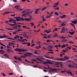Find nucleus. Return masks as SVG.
<instances>
[{"instance_id":"f257e3e1","label":"nucleus","mask_w":77,"mask_h":77,"mask_svg":"<svg viewBox=\"0 0 77 77\" xmlns=\"http://www.w3.org/2000/svg\"><path fill=\"white\" fill-rule=\"evenodd\" d=\"M15 51H19V52H24L25 51H28V50L25 49H20L18 48H16L15 49Z\"/></svg>"},{"instance_id":"f03ea898","label":"nucleus","mask_w":77,"mask_h":77,"mask_svg":"<svg viewBox=\"0 0 77 77\" xmlns=\"http://www.w3.org/2000/svg\"><path fill=\"white\" fill-rule=\"evenodd\" d=\"M26 54H25L24 55V56H25V57H26V56H28V57H30V55H33V54L29 52H26ZM29 54V55H27Z\"/></svg>"},{"instance_id":"7ed1b4c3","label":"nucleus","mask_w":77,"mask_h":77,"mask_svg":"<svg viewBox=\"0 0 77 77\" xmlns=\"http://www.w3.org/2000/svg\"><path fill=\"white\" fill-rule=\"evenodd\" d=\"M57 71V69L53 68L48 70V72H56Z\"/></svg>"},{"instance_id":"20e7f679","label":"nucleus","mask_w":77,"mask_h":77,"mask_svg":"<svg viewBox=\"0 0 77 77\" xmlns=\"http://www.w3.org/2000/svg\"><path fill=\"white\" fill-rule=\"evenodd\" d=\"M47 61H49L48 62V63H49V64H53V63L50 62V61L51 62H54V61H52L51 60H47Z\"/></svg>"},{"instance_id":"39448f33","label":"nucleus","mask_w":77,"mask_h":77,"mask_svg":"<svg viewBox=\"0 0 77 77\" xmlns=\"http://www.w3.org/2000/svg\"><path fill=\"white\" fill-rule=\"evenodd\" d=\"M68 67H69V68H75L74 66L70 64L68 65Z\"/></svg>"},{"instance_id":"423d86ee","label":"nucleus","mask_w":77,"mask_h":77,"mask_svg":"<svg viewBox=\"0 0 77 77\" xmlns=\"http://www.w3.org/2000/svg\"><path fill=\"white\" fill-rule=\"evenodd\" d=\"M3 36H2V38H8V36L6 35L5 34H3Z\"/></svg>"},{"instance_id":"0eeeda50","label":"nucleus","mask_w":77,"mask_h":77,"mask_svg":"<svg viewBox=\"0 0 77 77\" xmlns=\"http://www.w3.org/2000/svg\"><path fill=\"white\" fill-rule=\"evenodd\" d=\"M39 11V9H37L35 11L34 14H38V11Z\"/></svg>"},{"instance_id":"6e6552de","label":"nucleus","mask_w":77,"mask_h":77,"mask_svg":"<svg viewBox=\"0 0 77 77\" xmlns=\"http://www.w3.org/2000/svg\"><path fill=\"white\" fill-rule=\"evenodd\" d=\"M5 53V51L3 50H0V54H3Z\"/></svg>"},{"instance_id":"1a4fd4ad","label":"nucleus","mask_w":77,"mask_h":77,"mask_svg":"<svg viewBox=\"0 0 77 77\" xmlns=\"http://www.w3.org/2000/svg\"><path fill=\"white\" fill-rule=\"evenodd\" d=\"M44 32L45 33V32H46V33H50V32H51V31L48 30H45L44 31Z\"/></svg>"},{"instance_id":"9d476101","label":"nucleus","mask_w":77,"mask_h":77,"mask_svg":"<svg viewBox=\"0 0 77 77\" xmlns=\"http://www.w3.org/2000/svg\"><path fill=\"white\" fill-rule=\"evenodd\" d=\"M53 48V46H52L51 45L49 46L48 47V49H52V48Z\"/></svg>"},{"instance_id":"9b49d317","label":"nucleus","mask_w":77,"mask_h":77,"mask_svg":"<svg viewBox=\"0 0 77 77\" xmlns=\"http://www.w3.org/2000/svg\"><path fill=\"white\" fill-rule=\"evenodd\" d=\"M5 57H7V58H9V55L7 54H5L3 55Z\"/></svg>"},{"instance_id":"f8f14e48","label":"nucleus","mask_w":77,"mask_h":77,"mask_svg":"<svg viewBox=\"0 0 77 77\" xmlns=\"http://www.w3.org/2000/svg\"><path fill=\"white\" fill-rule=\"evenodd\" d=\"M72 23H73V24H77V20H74L73 21H72Z\"/></svg>"},{"instance_id":"ddd939ff","label":"nucleus","mask_w":77,"mask_h":77,"mask_svg":"<svg viewBox=\"0 0 77 77\" xmlns=\"http://www.w3.org/2000/svg\"><path fill=\"white\" fill-rule=\"evenodd\" d=\"M26 15H28V14H27V13H24L22 15V17H26Z\"/></svg>"},{"instance_id":"4468645a","label":"nucleus","mask_w":77,"mask_h":77,"mask_svg":"<svg viewBox=\"0 0 77 77\" xmlns=\"http://www.w3.org/2000/svg\"><path fill=\"white\" fill-rule=\"evenodd\" d=\"M26 21H31V20L30 19H27V18H25L24 19Z\"/></svg>"},{"instance_id":"2eb2a0df","label":"nucleus","mask_w":77,"mask_h":77,"mask_svg":"<svg viewBox=\"0 0 77 77\" xmlns=\"http://www.w3.org/2000/svg\"><path fill=\"white\" fill-rule=\"evenodd\" d=\"M64 58L65 59H66V60H68V59H69V57L64 56Z\"/></svg>"},{"instance_id":"dca6fc26","label":"nucleus","mask_w":77,"mask_h":77,"mask_svg":"<svg viewBox=\"0 0 77 77\" xmlns=\"http://www.w3.org/2000/svg\"><path fill=\"white\" fill-rule=\"evenodd\" d=\"M33 12V11H30V12H27V14H28V15H29V14H30H30H32V13Z\"/></svg>"},{"instance_id":"f3484780","label":"nucleus","mask_w":77,"mask_h":77,"mask_svg":"<svg viewBox=\"0 0 77 77\" xmlns=\"http://www.w3.org/2000/svg\"><path fill=\"white\" fill-rule=\"evenodd\" d=\"M69 33L70 35H72L74 34V32H68Z\"/></svg>"},{"instance_id":"a211bd4d","label":"nucleus","mask_w":77,"mask_h":77,"mask_svg":"<svg viewBox=\"0 0 77 77\" xmlns=\"http://www.w3.org/2000/svg\"><path fill=\"white\" fill-rule=\"evenodd\" d=\"M59 60H62V61H65V60L64 58H60L59 59Z\"/></svg>"},{"instance_id":"6ab92c4d","label":"nucleus","mask_w":77,"mask_h":77,"mask_svg":"<svg viewBox=\"0 0 77 77\" xmlns=\"http://www.w3.org/2000/svg\"><path fill=\"white\" fill-rule=\"evenodd\" d=\"M48 7H45L44 8H42V11H44V10L46 9H47V8Z\"/></svg>"},{"instance_id":"aec40b11","label":"nucleus","mask_w":77,"mask_h":77,"mask_svg":"<svg viewBox=\"0 0 77 77\" xmlns=\"http://www.w3.org/2000/svg\"><path fill=\"white\" fill-rule=\"evenodd\" d=\"M57 29H58V28H55L53 31V32H54L55 31H57Z\"/></svg>"},{"instance_id":"412c9836","label":"nucleus","mask_w":77,"mask_h":77,"mask_svg":"<svg viewBox=\"0 0 77 77\" xmlns=\"http://www.w3.org/2000/svg\"><path fill=\"white\" fill-rule=\"evenodd\" d=\"M20 21H24L25 20V19H24L23 17H20Z\"/></svg>"},{"instance_id":"4be33fe9","label":"nucleus","mask_w":77,"mask_h":77,"mask_svg":"<svg viewBox=\"0 0 77 77\" xmlns=\"http://www.w3.org/2000/svg\"><path fill=\"white\" fill-rule=\"evenodd\" d=\"M24 37L25 38H26V37H27L28 36V35H27V34L26 33L24 34L23 35Z\"/></svg>"},{"instance_id":"5701e85b","label":"nucleus","mask_w":77,"mask_h":77,"mask_svg":"<svg viewBox=\"0 0 77 77\" xmlns=\"http://www.w3.org/2000/svg\"><path fill=\"white\" fill-rule=\"evenodd\" d=\"M6 30H13L14 29L11 28H6Z\"/></svg>"},{"instance_id":"b1692460","label":"nucleus","mask_w":77,"mask_h":77,"mask_svg":"<svg viewBox=\"0 0 77 77\" xmlns=\"http://www.w3.org/2000/svg\"><path fill=\"white\" fill-rule=\"evenodd\" d=\"M5 14H9L11 13V12H9V11H6L5 12Z\"/></svg>"},{"instance_id":"393cba45","label":"nucleus","mask_w":77,"mask_h":77,"mask_svg":"<svg viewBox=\"0 0 77 77\" xmlns=\"http://www.w3.org/2000/svg\"><path fill=\"white\" fill-rule=\"evenodd\" d=\"M12 21H14V19H12V18H11V19H10L9 20V21L10 23H11V22H12Z\"/></svg>"},{"instance_id":"a878e982","label":"nucleus","mask_w":77,"mask_h":77,"mask_svg":"<svg viewBox=\"0 0 77 77\" xmlns=\"http://www.w3.org/2000/svg\"><path fill=\"white\" fill-rule=\"evenodd\" d=\"M36 59L37 60H39L40 62H42V60H40V59L38 58H36Z\"/></svg>"},{"instance_id":"bb28decb","label":"nucleus","mask_w":77,"mask_h":77,"mask_svg":"<svg viewBox=\"0 0 77 77\" xmlns=\"http://www.w3.org/2000/svg\"><path fill=\"white\" fill-rule=\"evenodd\" d=\"M56 36H58L57 35V33H55L54 35V37H56Z\"/></svg>"},{"instance_id":"cd10ccee","label":"nucleus","mask_w":77,"mask_h":77,"mask_svg":"<svg viewBox=\"0 0 77 77\" xmlns=\"http://www.w3.org/2000/svg\"><path fill=\"white\" fill-rule=\"evenodd\" d=\"M59 63H60V62H57L55 63V65H58V64H59Z\"/></svg>"},{"instance_id":"c85d7f7f","label":"nucleus","mask_w":77,"mask_h":77,"mask_svg":"<svg viewBox=\"0 0 77 77\" xmlns=\"http://www.w3.org/2000/svg\"><path fill=\"white\" fill-rule=\"evenodd\" d=\"M54 14L56 15L57 16H58V15H59V13L58 12H56L54 13Z\"/></svg>"},{"instance_id":"c756f323","label":"nucleus","mask_w":77,"mask_h":77,"mask_svg":"<svg viewBox=\"0 0 77 77\" xmlns=\"http://www.w3.org/2000/svg\"><path fill=\"white\" fill-rule=\"evenodd\" d=\"M12 50L11 49H9L7 50V53H9L10 52V50Z\"/></svg>"},{"instance_id":"7c9ffc66","label":"nucleus","mask_w":77,"mask_h":77,"mask_svg":"<svg viewBox=\"0 0 77 77\" xmlns=\"http://www.w3.org/2000/svg\"><path fill=\"white\" fill-rule=\"evenodd\" d=\"M30 24H31V26H34V23L32 22H31Z\"/></svg>"},{"instance_id":"2f4dec72","label":"nucleus","mask_w":77,"mask_h":77,"mask_svg":"<svg viewBox=\"0 0 77 77\" xmlns=\"http://www.w3.org/2000/svg\"><path fill=\"white\" fill-rule=\"evenodd\" d=\"M21 32V29H18L17 31V32Z\"/></svg>"},{"instance_id":"473e14b6","label":"nucleus","mask_w":77,"mask_h":77,"mask_svg":"<svg viewBox=\"0 0 77 77\" xmlns=\"http://www.w3.org/2000/svg\"><path fill=\"white\" fill-rule=\"evenodd\" d=\"M54 6L52 5L53 7L54 8H56V7H57V6L56 5H55V4H54Z\"/></svg>"},{"instance_id":"72a5a7b5","label":"nucleus","mask_w":77,"mask_h":77,"mask_svg":"<svg viewBox=\"0 0 77 77\" xmlns=\"http://www.w3.org/2000/svg\"><path fill=\"white\" fill-rule=\"evenodd\" d=\"M27 46H30V43H29V42H28V43H27Z\"/></svg>"},{"instance_id":"f704fd0d","label":"nucleus","mask_w":77,"mask_h":77,"mask_svg":"<svg viewBox=\"0 0 77 77\" xmlns=\"http://www.w3.org/2000/svg\"><path fill=\"white\" fill-rule=\"evenodd\" d=\"M67 73H68V74H70V75H72V72H67Z\"/></svg>"},{"instance_id":"c9c22d12","label":"nucleus","mask_w":77,"mask_h":77,"mask_svg":"<svg viewBox=\"0 0 77 77\" xmlns=\"http://www.w3.org/2000/svg\"><path fill=\"white\" fill-rule=\"evenodd\" d=\"M8 24H9V25H10V26H14V24H12L11 23H8Z\"/></svg>"},{"instance_id":"e433bc0d","label":"nucleus","mask_w":77,"mask_h":77,"mask_svg":"<svg viewBox=\"0 0 77 77\" xmlns=\"http://www.w3.org/2000/svg\"><path fill=\"white\" fill-rule=\"evenodd\" d=\"M40 47L41 46H37L36 47V48H37V49H39L40 48Z\"/></svg>"},{"instance_id":"4c0bfd02","label":"nucleus","mask_w":77,"mask_h":77,"mask_svg":"<svg viewBox=\"0 0 77 77\" xmlns=\"http://www.w3.org/2000/svg\"><path fill=\"white\" fill-rule=\"evenodd\" d=\"M66 39H63L61 41V42H66Z\"/></svg>"},{"instance_id":"58836bf2","label":"nucleus","mask_w":77,"mask_h":77,"mask_svg":"<svg viewBox=\"0 0 77 77\" xmlns=\"http://www.w3.org/2000/svg\"><path fill=\"white\" fill-rule=\"evenodd\" d=\"M54 9L55 10H56V9H57V10H59V8L58 7L55 8Z\"/></svg>"},{"instance_id":"ea45409f","label":"nucleus","mask_w":77,"mask_h":77,"mask_svg":"<svg viewBox=\"0 0 77 77\" xmlns=\"http://www.w3.org/2000/svg\"><path fill=\"white\" fill-rule=\"evenodd\" d=\"M32 61H34V62H37V60H35L34 59H32L31 60Z\"/></svg>"},{"instance_id":"a19ab883","label":"nucleus","mask_w":77,"mask_h":77,"mask_svg":"<svg viewBox=\"0 0 77 77\" xmlns=\"http://www.w3.org/2000/svg\"><path fill=\"white\" fill-rule=\"evenodd\" d=\"M43 63L44 64H47V63H48V62H44Z\"/></svg>"},{"instance_id":"79ce46f5","label":"nucleus","mask_w":77,"mask_h":77,"mask_svg":"<svg viewBox=\"0 0 77 77\" xmlns=\"http://www.w3.org/2000/svg\"><path fill=\"white\" fill-rule=\"evenodd\" d=\"M13 74H14V73L12 72L8 74V75H13Z\"/></svg>"},{"instance_id":"37998d69","label":"nucleus","mask_w":77,"mask_h":77,"mask_svg":"<svg viewBox=\"0 0 77 77\" xmlns=\"http://www.w3.org/2000/svg\"><path fill=\"white\" fill-rule=\"evenodd\" d=\"M8 39H11V40H15V39H13V38H8Z\"/></svg>"},{"instance_id":"c03bdc74","label":"nucleus","mask_w":77,"mask_h":77,"mask_svg":"<svg viewBox=\"0 0 77 77\" xmlns=\"http://www.w3.org/2000/svg\"><path fill=\"white\" fill-rule=\"evenodd\" d=\"M65 28L64 27H63L62 28V30H63L64 31H65Z\"/></svg>"},{"instance_id":"a18cd8bd","label":"nucleus","mask_w":77,"mask_h":77,"mask_svg":"<svg viewBox=\"0 0 77 77\" xmlns=\"http://www.w3.org/2000/svg\"><path fill=\"white\" fill-rule=\"evenodd\" d=\"M66 15H63V18H66Z\"/></svg>"},{"instance_id":"49530a36","label":"nucleus","mask_w":77,"mask_h":77,"mask_svg":"<svg viewBox=\"0 0 77 77\" xmlns=\"http://www.w3.org/2000/svg\"><path fill=\"white\" fill-rule=\"evenodd\" d=\"M70 24L72 25V26H73V27H75V26H74V24L72 23H71Z\"/></svg>"},{"instance_id":"de8ad7c7","label":"nucleus","mask_w":77,"mask_h":77,"mask_svg":"<svg viewBox=\"0 0 77 77\" xmlns=\"http://www.w3.org/2000/svg\"><path fill=\"white\" fill-rule=\"evenodd\" d=\"M68 43H70V44H74V42H72V41H69V42H68Z\"/></svg>"},{"instance_id":"09e8293b","label":"nucleus","mask_w":77,"mask_h":77,"mask_svg":"<svg viewBox=\"0 0 77 77\" xmlns=\"http://www.w3.org/2000/svg\"><path fill=\"white\" fill-rule=\"evenodd\" d=\"M17 59H18V60H20V61H21V59L20 58H19L18 57H17Z\"/></svg>"},{"instance_id":"8fccbe9b","label":"nucleus","mask_w":77,"mask_h":77,"mask_svg":"<svg viewBox=\"0 0 77 77\" xmlns=\"http://www.w3.org/2000/svg\"><path fill=\"white\" fill-rule=\"evenodd\" d=\"M21 43H23V42H24V39L23 40H21Z\"/></svg>"},{"instance_id":"3c124183","label":"nucleus","mask_w":77,"mask_h":77,"mask_svg":"<svg viewBox=\"0 0 77 77\" xmlns=\"http://www.w3.org/2000/svg\"><path fill=\"white\" fill-rule=\"evenodd\" d=\"M34 54H38V52H37V51H35L34 52Z\"/></svg>"},{"instance_id":"603ef678","label":"nucleus","mask_w":77,"mask_h":77,"mask_svg":"<svg viewBox=\"0 0 77 77\" xmlns=\"http://www.w3.org/2000/svg\"><path fill=\"white\" fill-rule=\"evenodd\" d=\"M23 28H24V29H26L27 28V26H23Z\"/></svg>"},{"instance_id":"864d4df0","label":"nucleus","mask_w":77,"mask_h":77,"mask_svg":"<svg viewBox=\"0 0 77 77\" xmlns=\"http://www.w3.org/2000/svg\"><path fill=\"white\" fill-rule=\"evenodd\" d=\"M22 13L23 14H26V11H23L22 12Z\"/></svg>"},{"instance_id":"5fc2aeb1","label":"nucleus","mask_w":77,"mask_h":77,"mask_svg":"<svg viewBox=\"0 0 77 77\" xmlns=\"http://www.w3.org/2000/svg\"><path fill=\"white\" fill-rule=\"evenodd\" d=\"M33 66L34 67V68H37L38 67V66L36 65H34Z\"/></svg>"},{"instance_id":"6e6d98bb","label":"nucleus","mask_w":77,"mask_h":77,"mask_svg":"<svg viewBox=\"0 0 77 77\" xmlns=\"http://www.w3.org/2000/svg\"><path fill=\"white\" fill-rule=\"evenodd\" d=\"M11 16L12 17H15V14H11Z\"/></svg>"},{"instance_id":"4d7b16f0","label":"nucleus","mask_w":77,"mask_h":77,"mask_svg":"<svg viewBox=\"0 0 77 77\" xmlns=\"http://www.w3.org/2000/svg\"><path fill=\"white\" fill-rule=\"evenodd\" d=\"M48 53H51V54H53V52H49Z\"/></svg>"},{"instance_id":"13d9d810","label":"nucleus","mask_w":77,"mask_h":77,"mask_svg":"<svg viewBox=\"0 0 77 77\" xmlns=\"http://www.w3.org/2000/svg\"><path fill=\"white\" fill-rule=\"evenodd\" d=\"M21 58H25V57H24L23 55H21Z\"/></svg>"},{"instance_id":"bf43d9fd","label":"nucleus","mask_w":77,"mask_h":77,"mask_svg":"<svg viewBox=\"0 0 77 77\" xmlns=\"http://www.w3.org/2000/svg\"><path fill=\"white\" fill-rule=\"evenodd\" d=\"M55 4V5H57V6H58V4H59V2H57V3H56Z\"/></svg>"},{"instance_id":"052dcab7","label":"nucleus","mask_w":77,"mask_h":77,"mask_svg":"<svg viewBox=\"0 0 77 77\" xmlns=\"http://www.w3.org/2000/svg\"><path fill=\"white\" fill-rule=\"evenodd\" d=\"M50 17L51 16L50 15H49V16H47V17H46V18L48 19V18H50Z\"/></svg>"},{"instance_id":"680f3d73","label":"nucleus","mask_w":77,"mask_h":77,"mask_svg":"<svg viewBox=\"0 0 77 77\" xmlns=\"http://www.w3.org/2000/svg\"><path fill=\"white\" fill-rule=\"evenodd\" d=\"M19 6H20L19 5H16L15 7H14V8H17Z\"/></svg>"},{"instance_id":"e2e57ef3","label":"nucleus","mask_w":77,"mask_h":77,"mask_svg":"<svg viewBox=\"0 0 77 77\" xmlns=\"http://www.w3.org/2000/svg\"><path fill=\"white\" fill-rule=\"evenodd\" d=\"M33 46H35V44L33 43L31 45V47H33Z\"/></svg>"},{"instance_id":"0e129e2a","label":"nucleus","mask_w":77,"mask_h":77,"mask_svg":"<svg viewBox=\"0 0 77 77\" xmlns=\"http://www.w3.org/2000/svg\"><path fill=\"white\" fill-rule=\"evenodd\" d=\"M61 39H65V37L62 36L61 37Z\"/></svg>"},{"instance_id":"69168bd1","label":"nucleus","mask_w":77,"mask_h":77,"mask_svg":"<svg viewBox=\"0 0 77 77\" xmlns=\"http://www.w3.org/2000/svg\"><path fill=\"white\" fill-rule=\"evenodd\" d=\"M10 44L11 45H15V44L13 43H11V42H10Z\"/></svg>"},{"instance_id":"338daca9","label":"nucleus","mask_w":77,"mask_h":77,"mask_svg":"<svg viewBox=\"0 0 77 77\" xmlns=\"http://www.w3.org/2000/svg\"><path fill=\"white\" fill-rule=\"evenodd\" d=\"M47 36H48V38H50V37H51V35H49Z\"/></svg>"},{"instance_id":"774afa93","label":"nucleus","mask_w":77,"mask_h":77,"mask_svg":"<svg viewBox=\"0 0 77 77\" xmlns=\"http://www.w3.org/2000/svg\"><path fill=\"white\" fill-rule=\"evenodd\" d=\"M63 51V53H66V51L65 50H63V51Z\"/></svg>"}]
</instances>
